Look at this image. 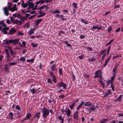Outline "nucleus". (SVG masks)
Segmentation results:
<instances>
[{
  "label": "nucleus",
  "mask_w": 123,
  "mask_h": 123,
  "mask_svg": "<svg viewBox=\"0 0 123 123\" xmlns=\"http://www.w3.org/2000/svg\"><path fill=\"white\" fill-rule=\"evenodd\" d=\"M42 116L44 120V122L47 121V117L49 115V110L47 108L44 107L42 110Z\"/></svg>",
  "instance_id": "f257e3e1"
},
{
  "label": "nucleus",
  "mask_w": 123,
  "mask_h": 123,
  "mask_svg": "<svg viewBox=\"0 0 123 123\" xmlns=\"http://www.w3.org/2000/svg\"><path fill=\"white\" fill-rule=\"evenodd\" d=\"M19 40V39H11L9 40H6V42L3 43L4 44H6L8 45L9 44V43H12V45H15L18 44Z\"/></svg>",
  "instance_id": "f03ea898"
},
{
  "label": "nucleus",
  "mask_w": 123,
  "mask_h": 123,
  "mask_svg": "<svg viewBox=\"0 0 123 123\" xmlns=\"http://www.w3.org/2000/svg\"><path fill=\"white\" fill-rule=\"evenodd\" d=\"M57 87L60 88L61 87H62V88L63 89H67V85L66 83H64L63 82L61 81V82H58L57 84Z\"/></svg>",
  "instance_id": "7ed1b4c3"
},
{
  "label": "nucleus",
  "mask_w": 123,
  "mask_h": 123,
  "mask_svg": "<svg viewBox=\"0 0 123 123\" xmlns=\"http://www.w3.org/2000/svg\"><path fill=\"white\" fill-rule=\"evenodd\" d=\"M41 113L40 112H36L33 116V118L35 123H37L41 116Z\"/></svg>",
  "instance_id": "20e7f679"
},
{
  "label": "nucleus",
  "mask_w": 123,
  "mask_h": 123,
  "mask_svg": "<svg viewBox=\"0 0 123 123\" xmlns=\"http://www.w3.org/2000/svg\"><path fill=\"white\" fill-rule=\"evenodd\" d=\"M79 113L78 111H76L74 112L73 114L74 119L78 120L79 119V116L78 113Z\"/></svg>",
  "instance_id": "39448f33"
},
{
  "label": "nucleus",
  "mask_w": 123,
  "mask_h": 123,
  "mask_svg": "<svg viewBox=\"0 0 123 123\" xmlns=\"http://www.w3.org/2000/svg\"><path fill=\"white\" fill-rule=\"evenodd\" d=\"M57 65L54 64L51 66L50 69L52 71L55 72L56 73L57 71V69L56 68Z\"/></svg>",
  "instance_id": "423d86ee"
},
{
  "label": "nucleus",
  "mask_w": 123,
  "mask_h": 123,
  "mask_svg": "<svg viewBox=\"0 0 123 123\" xmlns=\"http://www.w3.org/2000/svg\"><path fill=\"white\" fill-rule=\"evenodd\" d=\"M16 31L14 28L12 27L9 31L8 34L10 35L13 34L16 32Z\"/></svg>",
  "instance_id": "0eeeda50"
},
{
  "label": "nucleus",
  "mask_w": 123,
  "mask_h": 123,
  "mask_svg": "<svg viewBox=\"0 0 123 123\" xmlns=\"http://www.w3.org/2000/svg\"><path fill=\"white\" fill-rule=\"evenodd\" d=\"M101 71L100 70H98L96 71L95 73V75L94 76V77L95 78H98L99 76V73Z\"/></svg>",
  "instance_id": "6e6552de"
},
{
  "label": "nucleus",
  "mask_w": 123,
  "mask_h": 123,
  "mask_svg": "<svg viewBox=\"0 0 123 123\" xmlns=\"http://www.w3.org/2000/svg\"><path fill=\"white\" fill-rule=\"evenodd\" d=\"M30 91L32 94L33 95V96H34L35 94L37 93V91L34 87H33L32 89L30 90Z\"/></svg>",
  "instance_id": "1a4fd4ad"
},
{
  "label": "nucleus",
  "mask_w": 123,
  "mask_h": 123,
  "mask_svg": "<svg viewBox=\"0 0 123 123\" xmlns=\"http://www.w3.org/2000/svg\"><path fill=\"white\" fill-rule=\"evenodd\" d=\"M3 10L4 13L6 16H8L9 14V13L8 11V10L7 8V7H5L3 8Z\"/></svg>",
  "instance_id": "9d476101"
},
{
  "label": "nucleus",
  "mask_w": 123,
  "mask_h": 123,
  "mask_svg": "<svg viewBox=\"0 0 123 123\" xmlns=\"http://www.w3.org/2000/svg\"><path fill=\"white\" fill-rule=\"evenodd\" d=\"M107 92H106L104 95V98L107 97V96L109 95L112 94L111 91H110V89L107 90Z\"/></svg>",
  "instance_id": "9b49d317"
},
{
  "label": "nucleus",
  "mask_w": 123,
  "mask_h": 123,
  "mask_svg": "<svg viewBox=\"0 0 123 123\" xmlns=\"http://www.w3.org/2000/svg\"><path fill=\"white\" fill-rule=\"evenodd\" d=\"M82 102H84V105L85 106H89L90 107L92 105L91 102L89 101L86 102L85 103L83 101H82Z\"/></svg>",
  "instance_id": "f8f14e48"
},
{
  "label": "nucleus",
  "mask_w": 123,
  "mask_h": 123,
  "mask_svg": "<svg viewBox=\"0 0 123 123\" xmlns=\"http://www.w3.org/2000/svg\"><path fill=\"white\" fill-rule=\"evenodd\" d=\"M102 72L101 71L100 73H99V76L98 77L99 78L100 80H99L98 81L100 82V83H101L102 82H104L102 81L103 78L102 75Z\"/></svg>",
  "instance_id": "ddd939ff"
},
{
  "label": "nucleus",
  "mask_w": 123,
  "mask_h": 123,
  "mask_svg": "<svg viewBox=\"0 0 123 123\" xmlns=\"http://www.w3.org/2000/svg\"><path fill=\"white\" fill-rule=\"evenodd\" d=\"M84 102L81 101L80 103L78 106L76 108V110L77 111L80 110V109L82 108V106L84 105Z\"/></svg>",
  "instance_id": "4468645a"
},
{
  "label": "nucleus",
  "mask_w": 123,
  "mask_h": 123,
  "mask_svg": "<svg viewBox=\"0 0 123 123\" xmlns=\"http://www.w3.org/2000/svg\"><path fill=\"white\" fill-rule=\"evenodd\" d=\"M8 118L10 120H12L13 119V114L12 112H10L8 115Z\"/></svg>",
  "instance_id": "2eb2a0df"
},
{
  "label": "nucleus",
  "mask_w": 123,
  "mask_h": 123,
  "mask_svg": "<svg viewBox=\"0 0 123 123\" xmlns=\"http://www.w3.org/2000/svg\"><path fill=\"white\" fill-rule=\"evenodd\" d=\"M22 113L21 112V110H20L19 111H18L17 112V113L16 114V115H18L17 116V118H20L22 117L21 115Z\"/></svg>",
  "instance_id": "dca6fc26"
},
{
  "label": "nucleus",
  "mask_w": 123,
  "mask_h": 123,
  "mask_svg": "<svg viewBox=\"0 0 123 123\" xmlns=\"http://www.w3.org/2000/svg\"><path fill=\"white\" fill-rule=\"evenodd\" d=\"M71 113V111L70 110V109H68L66 111V114L67 116L68 117L70 116V115Z\"/></svg>",
  "instance_id": "f3484780"
},
{
  "label": "nucleus",
  "mask_w": 123,
  "mask_h": 123,
  "mask_svg": "<svg viewBox=\"0 0 123 123\" xmlns=\"http://www.w3.org/2000/svg\"><path fill=\"white\" fill-rule=\"evenodd\" d=\"M79 100L78 99H77L76 100H75L74 101L73 103L75 105V106H76L79 102Z\"/></svg>",
  "instance_id": "a211bd4d"
},
{
  "label": "nucleus",
  "mask_w": 123,
  "mask_h": 123,
  "mask_svg": "<svg viewBox=\"0 0 123 123\" xmlns=\"http://www.w3.org/2000/svg\"><path fill=\"white\" fill-rule=\"evenodd\" d=\"M19 43V45L21 47H25L26 45V43L25 42V41H22V45H21V44H20V42Z\"/></svg>",
  "instance_id": "6ab92c4d"
},
{
  "label": "nucleus",
  "mask_w": 123,
  "mask_h": 123,
  "mask_svg": "<svg viewBox=\"0 0 123 123\" xmlns=\"http://www.w3.org/2000/svg\"><path fill=\"white\" fill-rule=\"evenodd\" d=\"M42 19L41 18L37 19L35 23V25L36 26H37L38 24L41 21Z\"/></svg>",
  "instance_id": "aec40b11"
},
{
  "label": "nucleus",
  "mask_w": 123,
  "mask_h": 123,
  "mask_svg": "<svg viewBox=\"0 0 123 123\" xmlns=\"http://www.w3.org/2000/svg\"><path fill=\"white\" fill-rule=\"evenodd\" d=\"M31 116V115L30 113H27L26 114V119L28 120L29 119Z\"/></svg>",
  "instance_id": "412c9836"
},
{
  "label": "nucleus",
  "mask_w": 123,
  "mask_h": 123,
  "mask_svg": "<svg viewBox=\"0 0 123 123\" xmlns=\"http://www.w3.org/2000/svg\"><path fill=\"white\" fill-rule=\"evenodd\" d=\"M28 4V5L29 6H30L32 8L34 6V4L33 2H31L29 1H28L27 2Z\"/></svg>",
  "instance_id": "4be33fe9"
},
{
  "label": "nucleus",
  "mask_w": 123,
  "mask_h": 123,
  "mask_svg": "<svg viewBox=\"0 0 123 123\" xmlns=\"http://www.w3.org/2000/svg\"><path fill=\"white\" fill-rule=\"evenodd\" d=\"M35 30V29L34 28H33L32 29L30 30L29 31V35H31V34H34V31Z\"/></svg>",
  "instance_id": "5701e85b"
},
{
  "label": "nucleus",
  "mask_w": 123,
  "mask_h": 123,
  "mask_svg": "<svg viewBox=\"0 0 123 123\" xmlns=\"http://www.w3.org/2000/svg\"><path fill=\"white\" fill-rule=\"evenodd\" d=\"M59 74L61 76H62L63 75L62 69L61 68H59Z\"/></svg>",
  "instance_id": "b1692460"
},
{
  "label": "nucleus",
  "mask_w": 123,
  "mask_h": 123,
  "mask_svg": "<svg viewBox=\"0 0 123 123\" xmlns=\"http://www.w3.org/2000/svg\"><path fill=\"white\" fill-rule=\"evenodd\" d=\"M61 12L59 10H56L55 11H53L51 13H53L54 14H55L56 13H60Z\"/></svg>",
  "instance_id": "393cba45"
},
{
  "label": "nucleus",
  "mask_w": 123,
  "mask_h": 123,
  "mask_svg": "<svg viewBox=\"0 0 123 123\" xmlns=\"http://www.w3.org/2000/svg\"><path fill=\"white\" fill-rule=\"evenodd\" d=\"M5 52L7 54V57H9V50L7 49H6L5 50Z\"/></svg>",
  "instance_id": "a878e982"
},
{
  "label": "nucleus",
  "mask_w": 123,
  "mask_h": 123,
  "mask_svg": "<svg viewBox=\"0 0 123 123\" xmlns=\"http://www.w3.org/2000/svg\"><path fill=\"white\" fill-rule=\"evenodd\" d=\"M35 57H33V58L31 59H27L26 60V61L28 62H31L32 63L34 61V60Z\"/></svg>",
  "instance_id": "bb28decb"
},
{
  "label": "nucleus",
  "mask_w": 123,
  "mask_h": 123,
  "mask_svg": "<svg viewBox=\"0 0 123 123\" xmlns=\"http://www.w3.org/2000/svg\"><path fill=\"white\" fill-rule=\"evenodd\" d=\"M123 95L121 94L117 98L118 100V101L120 102L121 101V99L122 98Z\"/></svg>",
  "instance_id": "cd10ccee"
},
{
  "label": "nucleus",
  "mask_w": 123,
  "mask_h": 123,
  "mask_svg": "<svg viewBox=\"0 0 123 123\" xmlns=\"http://www.w3.org/2000/svg\"><path fill=\"white\" fill-rule=\"evenodd\" d=\"M114 40V39H112L111 40V41L108 42L107 44L106 45V46H107L110 45L112 43V42Z\"/></svg>",
  "instance_id": "c85d7f7f"
},
{
  "label": "nucleus",
  "mask_w": 123,
  "mask_h": 123,
  "mask_svg": "<svg viewBox=\"0 0 123 123\" xmlns=\"http://www.w3.org/2000/svg\"><path fill=\"white\" fill-rule=\"evenodd\" d=\"M60 18L62 20V21H64L65 20H66V19L65 18V17L63 16L62 15H60Z\"/></svg>",
  "instance_id": "c756f323"
},
{
  "label": "nucleus",
  "mask_w": 123,
  "mask_h": 123,
  "mask_svg": "<svg viewBox=\"0 0 123 123\" xmlns=\"http://www.w3.org/2000/svg\"><path fill=\"white\" fill-rule=\"evenodd\" d=\"M19 60L20 61L24 62L25 60V58L24 57H20Z\"/></svg>",
  "instance_id": "7c9ffc66"
},
{
  "label": "nucleus",
  "mask_w": 123,
  "mask_h": 123,
  "mask_svg": "<svg viewBox=\"0 0 123 123\" xmlns=\"http://www.w3.org/2000/svg\"><path fill=\"white\" fill-rule=\"evenodd\" d=\"M94 56H93L92 58V59H88V60L89 62H91V61H94L95 60H96L97 59L96 58H93L94 57Z\"/></svg>",
  "instance_id": "2f4dec72"
},
{
  "label": "nucleus",
  "mask_w": 123,
  "mask_h": 123,
  "mask_svg": "<svg viewBox=\"0 0 123 123\" xmlns=\"http://www.w3.org/2000/svg\"><path fill=\"white\" fill-rule=\"evenodd\" d=\"M53 71H49L48 72L50 76L51 77L54 75Z\"/></svg>",
  "instance_id": "473e14b6"
},
{
  "label": "nucleus",
  "mask_w": 123,
  "mask_h": 123,
  "mask_svg": "<svg viewBox=\"0 0 123 123\" xmlns=\"http://www.w3.org/2000/svg\"><path fill=\"white\" fill-rule=\"evenodd\" d=\"M115 85L113 84H111V88L112 91H114L115 90Z\"/></svg>",
  "instance_id": "72a5a7b5"
},
{
  "label": "nucleus",
  "mask_w": 123,
  "mask_h": 123,
  "mask_svg": "<svg viewBox=\"0 0 123 123\" xmlns=\"http://www.w3.org/2000/svg\"><path fill=\"white\" fill-rule=\"evenodd\" d=\"M81 22L85 24H87L88 23V22L87 21H85L84 19L82 18L81 20Z\"/></svg>",
  "instance_id": "f704fd0d"
},
{
  "label": "nucleus",
  "mask_w": 123,
  "mask_h": 123,
  "mask_svg": "<svg viewBox=\"0 0 123 123\" xmlns=\"http://www.w3.org/2000/svg\"><path fill=\"white\" fill-rule=\"evenodd\" d=\"M73 6L74 7L75 9H76L77 8V4L76 3H73Z\"/></svg>",
  "instance_id": "c9c22d12"
},
{
  "label": "nucleus",
  "mask_w": 123,
  "mask_h": 123,
  "mask_svg": "<svg viewBox=\"0 0 123 123\" xmlns=\"http://www.w3.org/2000/svg\"><path fill=\"white\" fill-rule=\"evenodd\" d=\"M47 82L48 83H50L51 84H52L53 83V82L51 80V79L49 78H48L47 79Z\"/></svg>",
  "instance_id": "e433bc0d"
},
{
  "label": "nucleus",
  "mask_w": 123,
  "mask_h": 123,
  "mask_svg": "<svg viewBox=\"0 0 123 123\" xmlns=\"http://www.w3.org/2000/svg\"><path fill=\"white\" fill-rule=\"evenodd\" d=\"M118 66V65H116L115 67L113 69L112 71L117 72V68Z\"/></svg>",
  "instance_id": "4c0bfd02"
},
{
  "label": "nucleus",
  "mask_w": 123,
  "mask_h": 123,
  "mask_svg": "<svg viewBox=\"0 0 123 123\" xmlns=\"http://www.w3.org/2000/svg\"><path fill=\"white\" fill-rule=\"evenodd\" d=\"M74 106H75V105L72 103L69 107V108L71 110H72L74 109Z\"/></svg>",
  "instance_id": "58836bf2"
},
{
  "label": "nucleus",
  "mask_w": 123,
  "mask_h": 123,
  "mask_svg": "<svg viewBox=\"0 0 123 123\" xmlns=\"http://www.w3.org/2000/svg\"><path fill=\"white\" fill-rule=\"evenodd\" d=\"M17 8H15L14 7H12L11 8L10 11L12 12H14L15 11H17Z\"/></svg>",
  "instance_id": "ea45409f"
},
{
  "label": "nucleus",
  "mask_w": 123,
  "mask_h": 123,
  "mask_svg": "<svg viewBox=\"0 0 123 123\" xmlns=\"http://www.w3.org/2000/svg\"><path fill=\"white\" fill-rule=\"evenodd\" d=\"M106 55V53H105L103 54V55L101 57V59L102 60L104 61V60Z\"/></svg>",
  "instance_id": "a19ab883"
},
{
  "label": "nucleus",
  "mask_w": 123,
  "mask_h": 123,
  "mask_svg": "<svg viewBox=\"0 0 123 123\" xmlns=\"http://www.w3.org/2000/svg\"><path fill=\"white\" fill-rule=\"evenodd\" d=\"M31 44L32 46V47L33 48H35L36 47H37L38 45V44H34L32 42L31 43Z\"/></svg>",
  "instance_id": "79ce46f5"
},
{
  "label": "nucleus",
  "mask_w": 123,
  "mask_h": 123,
  "mask_svg": "<svg viewBox=\"0 0 123 123\" xmlns=\"http://www.w3.org/2000/svg\"><path fill=\"white\" fill-rule=\"evenodd\" d=\"M28 6V4L27 3H25L23 5H21V6L23 8H25L27 7Z\"/></svg>",
  "instance_id": "37998d69"
},
{
  "label": "nucleus",
  "mask_w": 123,
  "mask_h": 123,
  "mask_svg": "<svg viewBox=\"0 0 123 123\" xmlns=\"http://www.w3.org/2000/svg\"><path fill=\"white\" fill-rule=\"evenodd\" d=\"M108 32H110L112 30V28L111 26L109 27L107 29Z\"/></svg>",
  "instance_id": "c03bdc74"
},
{
  "label": "nucleus",
  "mask_w": 123,
  "mask_h": 123,
  "mask_svg": "<svg viewBox=\"0 0 123 123\" xmlns=\"http://www.w3.org/2000/svg\"><path fill=\"white\" fill-rule=\"evenodd\" d=\"M58 118L60 120H61V121L64 119L62 118V116L60 115L58 116Z\"/></svg>",
  "instance_id": "a18cd8bd"
},
{
  "label": "nucleus",
  "mask_w": 123,
  "mask_h": 123,
  "mask_svg": "<svg viewBox=\"0 0 123 123\" xmlns=\"http://www.w3.org/2000/svg\"><path fill=\"white\" fill-rule=\"evenodd\" d=\"M120 7V6L119 4H118L117 5H115V7L114 8V9H117L118 8H119Z\"/></svg>",
  "instance_id": "49530a36"
},
{
  "label": "nucleus",
  "mask_w": 123,
  "mask_h": 123,
  "mask_svg": "<svg viewBox=\"0 0 123 123\" xmlns=\"http://www.w3.org/2000/svg\"><path fill=\"white\" fill-rule=\"evenodd\" d=\"M2 31L3 32L4 34H6L7 33V31L3 29Z\"/></svg>",
  "instance_id": "de8ad7c7"
},
{
  "label": "nucleus",
  "mask_w": 123,
  "mask_h": 123,
  "mask_svg": "<svg viewBox=\"0 0 123 123\" xmlns=\"http://www.w3.org/2000/svg\"><path fill=\"white\" fill-rule=\"evenodd\" d=\"M15 109L16 110H19L20 109V107L18 105H17L16 106Z\"/></svg>",
  "instance_id": "09e8293b"
},
{
  "label": "nucleus",
  "mask_w": 123,
  "mask_h": 123,
  "mask_svg": "<svg viewBox=\"0 0 123 123\" xmlns=\"http://www.w3.org/2000/svg\"><path fill=\"white\" fill-rule=\"evenodd\" d=\"M90 109H91L92 111H94L96 109V108H95L94 107L92 106L90 108Z\"/></svg>",
  "instance_id": "8fccbe9b"
},
{
  "label": "nucleus",
  "mask_w": 123,
  "mask_h": 123,
  "mask_svg": "<svg viewBox=\"0 0 123 123\" xmlns=\"http://www.w3.org/2000/svg\"><path fill=\"white\" fill-rule=\"evenodd\" d=\"M117 115L119 117H123V113H119L117 114Z\"/></svg>",
  "instance_id": "3c124183"
},
{
  "label": "nucleus",
  "mask_w": 123,
  "mask_h": 123,
  "mask_svg": "<svg viewBox=\"0 0 123 123\" xmlns=\"http://www.w3.org/2000/svg\"><path fill=\"white\" fill-rule=\"evenodd\" d=\"M19 20L17 19H15L14 20V24H17L18 22H19Z\"/></svg>",
  "instance_id": "603ef678"
},
{
  "label": "nucleus",
  "mask_w": 123,
  "mask_h": 123,
  "mask_svg": "<svg viewBox=\"0 0 123 123\" xmlns=\"http://www.w3.org/2000/svg\"><path fill=\"white\" fill-rule=\"evenodd\" d=\"M77 57L81 59H84V56L83 55H80L79 56H77Z\"/></svg>",
  "instance_id": "864d4df0"
},
{
  "label": "nucleus",
  "mask_w": 123,
  "mask_h": 123,
  "mask_svg": "<svg viewBox=\"0 0 123 123\" xmlns=\"http://www.w3.org/2000/svg\"><path fill=\"white\" fill-rule=\"evenodd\" d=\"M87 48L88 49H87V50H88L89 51H92L93 50V49L92 48H90L89 47H87Z\"/></svg>",
  "instance_id": "5fc2aeb1"
},
{
  "label": "nucleus",
  "mask_w": 123,
  "mask_h": 123,
  "mask_svg": "<svg viewBox=\"0 0 123 123\" xmlns=\"http://www.w3.org/2000/svg\"><path fill=\"white\" fill-rule=\"evenodd\" d=\"M106 51V50L105 49L103 50L102 51L100 52V54L101 55L104 54L105 53H106L105 52Z\"/></svg>",
  "instance_id": "6e6d98bb"
},
{
  "label": "nucleus",
  "mask_w": 123,
  "mask_h": 123,
  "mask_svg": "<svg viewBox=\"0 0 123 123\" xmlns=\"http://www.w3.org/2000/svg\"><path fill=\"white\" fill-rule=\"evenodd\" d=\"M104 123L108 121V119L107 118H104L102 120Z\"/></svg>",
  "instance_id": "4d7b16f0"
},
{
  "label": "nucleus",
  "mask_w": 123,
  "mask_h": 123,
  "mask_svg": "<svg viewBox=\"0 0 123 123\" xmlns=\"http://www.w3.org/2000/svg\"><path fill=\"white\" fill-rule=\"evenodd\" d=\"M44 5H43L41 6L40 7L38 8L37 9L40 10H41L44 8Z\"/></svg>",
  "instance_id": "13d9d810"
},
{
  "label": "nucleus",
  "mask_w": 123,
  "mask_h": 123,
  "mask_svg": "<svg viewBox=\"0 0 123 123\" xmlns=\"http://www.w3.org/2000/svg\"><path fill=\"white\" fill-rule=\"evenodd\" d=\"M27 120L26 118H23L22 119L20 120V121L21 122H23L25 120Z\"/></svg>",
  "instance_id": "bf43d9fd"
},
{
  "label": "nucleus",
  "mask_w": 123,
  "mask_h": 123,
  "mask_svg": "<svg viewBox=\"0 0 123 123\" xmlns=\"http://www.w3.org/2000/svg\"><path fill=\"white\" fill-rule=\"evenodd\" d=\"M120 28L119 27L115 30V31L117 32H118L120 31Z\"/></svg>",
  "instance_id": "052dcab7"
},
{
  "label": "nucleus",
  "mask_w": 123,
  "mask_h": 123,
  "mask_svg": "<svg viewBox=\"0 0 123 123\" xmlns=\"http://www.w3.org/2000/svg\"><path fill=\"white\" fill-rule=\"evenodd\" d=\"M26 18L25 17L22 16L20 18V19L22 21L24 20Z\"/></svg>",
  "instance_id": "680f3d73"
},
{
  "label": "nucleus",
  "mask_w": 123,
  "mask_h": 123,
  "mask_svg": "<svg viewBox=\"0 0 123 123\" xmlns=\"http://www.w3.org/2000/svg\"><path fill=\"white\" fill-rule=\"evenodd\" d=\"M18 36H19V35H23V33L22 32H18Z\"/></svg>",
  "instance_id": "e2e57ef3"
},
{
  "label": "nucleus",
  "mask_w": 123,
  "mask_h": 123,
  "mask_svg": "<svg viewBox=\"0 0 123 123\" xmlns=\"http://www.w3.org/2000/svg\"><path fill=\"white\" fill-rule=\"evenodd\" d=\"M52 80L55 83H56L57 82V80L56 79V78H55V79Z\"/></svg>",
  "instance_id": "0e129e2a"
},
{
  "label": "nucleus",
  "mask_w": 123,
  "mask_h": 123,
  "mask_svg": "<svg viewBox=\"0 0 123 123\" xmlns=\"http://www.w3.org/2000/svg\"><path fill=\"white\" fill-rule=\"evenodd\" d=\"M10 91L9 90H8L5 91V94L6 95H7L8 94L10 93Z\"/></svg>",
  "instance_id": "69168bd1"
},
{
  "label": "nucleus",
  "mask_w": 123,
  "mask_h": 123,
  "mask_svg": "<svg viewBox=\"0 0 123 123\" xmlns=\"http://www.w3.org/2000/svg\"><path fill=\"white\" fill-rule=\"evenodd\" d=\"M35 16V15H33L29 17V19H32Z\"/></svg>",
  "instance_id": "338daca9"
},
{
  "label": "nucleus",
  "mask_w": 123,
  "mask_h": 123,
  "mask_svg": "<svg viewBox=\"0 0 123 123\" xmlns=\"http://www.w3.org/2000/svg\"><path fill=\"white\" fill-rule=\"evenodd\" d=\"M100 84L102 85V87H103V88L104 89L105 87V84L104 83V82L102 83H100Z\"/></svg>",
  "instance_id": "774afa93"
}]
</instances>
